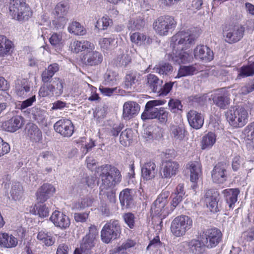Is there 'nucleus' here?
I'll list each match as a JSON object with an SVG mask.
<instances>
[{
	"label": "nucleus",
	"instance_id": "obj_44",
	"mask_svg": "<svg viewBox=\"0 0 254 254\" xmlns=\"http://www.w3.org/2000/svg\"><path fill=\"white\" fill-rule=\"evenodd\" d=\"M68 31L74 35H84L86 30L81 24L77 21H72L69 24L67 28Z\"/></svg>",
	"mask_w": 254,
	"mask_h": 254
},
{
	"label": "nucleus",
	"instance_id": "obj_43",
	"mask_svg": "<svg viewBox=\"0 0 254 254\" xmlns=\"http://www.w3.org/2000/svg\"><path fill=\"white\" fill-rule=\"evenodd\" d=\"M10 193L12 199L15 201L20 200L22 198L23 188L19 182H14L12 184Z\"/></svg>",
	"mask_w": 254,
	"mask_h": 254
},
{
	"label": "nucleus",
	"instance_id": "obj_31",
	"mask_svg": "<svg viewBox=\"0 0 254 254\" xmlns=\"http://www.w3.org/2000/svg\"><path fill=\"white\" fill-rule=\"evenodd\" d=\"M189 251L192 254H206V246L201 240L192 239L188 243Z\"/></svg>",
	"mask_w": 254,
	"mask_h": 254
},
{
	"label": "nucleus",
	"instance_id": "obj_36",
	"mask_svg": "<svg viewBox=\"0 0 254 254\" xmlns=\"http://www.w3.org/2000/svg\"><path fill=\"white\" fill-rule=\"evenodd\" d=\"M17 240L12 235L6 233H0V245L5 248H13L17 246Z\"/></svg>",
	"mask_w": 254,
	"mask_h": 254
},
{
	"label": "nucleus",
	"instance_id": "obj_23",
	"mask_svg": "<svg viewBox=\"0 0 254 254\" xmlns=\"http://www.w3.org/2000/svg\"><path fill=\"white\" fill-rule=\"evenodd\" d=\"M187 118L190 126L196 129L200 128L203 125V116L196 111H190L187 114Z\"/></svg>",
	"mask_w": 254,
	"mask_h": 254
},
{
	"label": "nucleus",
	"instance_id": "obj_8",
	"mask_svg": "<svg viewBox=\"0 0 254 254\" xmlns=\"http://www.w3.org/2000/svg\"><path fill=\"white\" fill-rule=\"evenodd\" d=\"M169 195L168 191L162 192L154 201L151 207V214L153 216H158L163 219L171 212V209L169 210L166 207Z\"/></svg>",
	"mask_w": 254,
	"mask_h": 254
},
{
	"label": "nucleus",
	"instance_id": "obj_17",
	"mask_svg": "<svg viewBox=\"0 0 254 254\" xmlns=\"http://www.w3.org/2000/svg\"><path fill=\"white\" fill-rule=\"evenodd\" d=\"M50 219L56 227H59L62 229L68 228L70 224L68 217L59 211H54L51 215Z\"/></svg>",
	"mask_w": 254,
	"mask_h": 254
},
{
	"label": "nucleus",
	"instance_id": "obj_13",
	"mask_svg": "<svg viewBox=\"0 0 254 254\" xmlns=\"http://www.w3.org/2000/svg\"><path fill=\"white\" fill-rule=\"evenodd\" d=\"M55 130L64 137H70L74 132V126L70 120L63 118L54 125Z\"/></svg>",
	"mask_w": 254,
	"mask_h": 254
},
{
	"label": "nucleus",
	"instance_id": "obj_38",
	"mask_svg": "<svg viewBox=\"0 0 254 254\" xmlns=\"http://www.w3.org/2000/svg\"><path fill=\"white\" fill-rule=\"evenodd\" d=\"M59 70V65L57 63L50 64L42 73V81L47 83L50 81L55 73Z\"/></svg>",
	"mask_w": 254,
	"mask_h": 254
},
{
	"label": "nucleus",
	"instance_id": "obj_9",
	"mask_svg": "<svg viewBox=\"0 0 254 254\" xmlns=\"http://www.w3.org/2000/svg\"><path fill=\"white\" fill-rule=\"evenodd\" d=\"M227 119L233 127H242L248 122L249 114L244 108L234 109L227 113Z\"/></svg>",
	"mask_w": 254,
	"mask_h": 254
},
{
	"label": "nucleus",
	"instance_id": "obj_47",
	"mask_svg": "<svg viewBox=\"0 0 254 254\" xmlns=\"http://www.w3.org/2000/svg\"><path fill=\"white\" fill-rule=\"evenodd\" d=\"M153 71L160 75H168L173 71V66L169 63H164L156 65Z\"/></svg>",
	"mask_w": 254,
	"mask_h": 254
},
{
	"label": "nucleus",
	"instance_id": "obj_53",
	"mask_svg": "<svg viewBox=\"0 0 254 254\" xmlns=\"http://www.w3.org/2000/svg\"><path fill=\"white\" fill-rule=\"evenodd\" d=\"M133 131L131 129L127 128L122 131L120 136V142L125 146H128L132 139Z\"/></svg>",
	"mask_w": 254,
	"mask_h": 254
},
{
	"label": "nucleus",
	"instance_id": "obj_63",
	"mask_svg": "<svg viewBox=\"0 0 254 254\" xmlns=\"http://www.w3.org/2000/svg\"><path fill=\"white\" fill-rule=\"evenodd\" d=\"M254 91V80H251L242 86L239 93L243 95H246Z\"/></svg>",
	"mask_w": 254,
	"mask_h": 254
},
{
	"label": "nucleus",
	"instance_id": "obj_16",
	"mask_svg": "<svg viewBox=\"0 0 254 254\" xmlns=\"http://www.w3.org/2000/svg\"><path fill=\"white\" fill-rule=\"evenodd\" d=\"M102 54L98 51L89 50L83 56L82 60L84 64L89 66H96L103 61Z\"/></svg>",
	"mask_w": 254,
	"mask_h": 254
},
{
	"label": "nucleus",
	"instance_id": "obj_3",
	"mask_svg": "<svg viewBox=\"0 0 254 254\" xmlns=\"http://www.w3.org/2000/svg\"><path fill=\"white\" fill-rule=\"evenodd\" d=\"M99 169L101 171L99 175V180L101 182L100 189L101 191L113 189L121 182L122 175L117 168L106 165L102 166Z\"/></svg>",
	"mask_w": 254,
	"mask_h": 254
},
{
	"label": "nucleus",
	"instance_id": "obj_14",
	"mask_svg": "<svg viewBox=\"0 0 254 254\" xmlns=\"http://www.w3.org/2000/svg\"><path fill=\"white\" fill-rule=\"evenodd\" d=\"M228 166L225 163H219L214 167L211 172V177L213 182L223 184L227 179V169Z\"/></svg>",
	"mask_w": 254,
	"mask_h": 254
},
{
	"label": "nucleus",
	"instance_id": "obj_49",
	"mask_svg": "<svg viewBox=\"0 0 254 254\" xmlns=\"http://www.w3.org/2000/svg\"><path fill=\"white\" fill-rule=\"evenodd\" d=\"M185 129L182 126L172 125L171 126V135L175 139L183 140L185 136Z\"/></svg>",
	"mask_w": 254,
	"mask_h": 254
},
{
	"label": "nucleus",
	"instance_id": "obj_29",
	"mask_svg": "<svg viewBox=\"0 0 254 254\" xmlns=\"http://www.w3.org/2000/svg\"><path fill=\"white\" fill-rule=\"evenodd\" d=\"M36 238L40 244L46 247L52 246L55 242V238L46 230L39 231L37 233Z\"/></svg>",
	"mask_w": 254,
	"mask_h": 254
},
{
	"label": "nucleus",
	"instance_id": "obj_19",
	"mask_svg": "<svg viewBox=\"0 0 254 254\" xmlns=\"http://www.w3.org/2000/svg\"><path fill=\"white\" fill-rule=\"evenodd\" d=\"M54 186L48 183L44 184L36 192L37 200L40 203H44L55 192Z\"/></svg>",
	"mask_w": 254,
	"mask_h": 254
},
{
	"label": "nucleus",
	"instance_id": "obj_18",
	"mask_svg": "<svg viewBox=\"0 0 254 254\" xmlns=\"http://www.w3.org/2000/svg\"><path fill=\"white\" fill-rule=\"evenodd\" d=\"M194 58L204 62H209L213 59V51L207 46L198 45L194 49Z\"/></svg>",
	"mask_w": 254,
	"mask_h": 254
},
{
	"label": "nucleus",
	"instance_id": "obj_45",
	"mask_svg": "<svg viewBox=\"0 0 254 254\" xmlns=\"http://www.w3.org/2000/svg\"><path fill=\"white\" fill-rule=\"evenodd\" d=\"M197 71L198 70L196 67L193 65L189 66H181L178 70V74L175 77V78L192 75L197 73Z\"/></svg>",
	"mask_w": 254,
	"mask_h": 254
},
{
	"label": "nucleus",
	"instance_id": "obj_20",
	"mask_svg": "<svg viewBox=\"0 0 254 254\" xmlns=\"http://www.w3.org/2000/svg\"><path fill=\"white\" fill-rule=\"evenodd\" d=\"M179 167L180 165L178 162L171 160L166 161L162 168V177L169 179L175 176L178 172Z\"/></svg>",
	"mask_w": 254,
	"mask_h": 254
},
{
	"label": "nucleus",
	"instance_id": "obj_34",
	"mask_svg": "<svg viewBox=\"0 0 254 254\" xmlns=\"http://www.w3.org/2000/svg\"><path fill=\"white\" fill-rule=\"evenodd\" d=\"M27 128L28 136L33 142H39L42 139V133L37 126L30 124Z\"/></svg>",
	"mask_w": 254,
	"mask_h": 254
},
{
	"label": "nucleus",
	"instance_id": "obj_5",
	"mask_svg": "<svg viewBox=\"0 0 254 254\" xmlns=\"http://www.w3.org/2000/svg\"><path fill=\"white\" fill-rule=\"evenodd\" d=\"M177 23V21L172 16H161L155 20L153 23V28L156 34L161 36H165L174 30Z\"/></svg>",
	"mask_w": 254,
	"mask_h": 254
},
{
	"label": "nucleus",
	"instance_id": "obj_46",
	"mask_svg": "<svg viewBox=\"0 0 254 254\" xmlns=\"http://www.w3.org/2000/svg\"><path fill=\"white\" fill-rule=\"evenodd\" d=\"M216 141V135L212 132H209L202 137L201 140V148L205 149L211 147Z\"/></svg>",
	"mask_w": 254,
	"mask_h": 254
},
{
	"label": "nucleus",
	"instance_id": "obj_7",
	"mask_svg": "<svg viewBox=\"0 0 254 254\" xmlns=\"http://www.w3.org/2000/svg\"><path fill=\"white\" fill-rule=\"evenodd\" d=\"M121 228L119 221L111 220L107 222L101 231V238L103 242L109 244L119 237Z\"/></svg>",
	"mask_w": 254,
	"mask_h": 254
},
{
	"label": "nucleus",
	"instance_id": "obj_33",
	"mask_svg": "<svg viewBox=\"0 0 254 254\" xmlns=\"http://www.w3.org/2000/svg\"><path fill=\"white\" fill-rule=\"evenodd\" d=\"M187 168L190 171V179L192 182H195L201 175V165L198 161L190 162Z\"/></svg>",
	"mask_w": 254,
	"mask_h": 254
},
{
	"label": "nucleus",
	"instance_id": "obj_54",
	"mask_svg": "<svg viewBox=\"0 0 254 254\" xmlns=\"http://www.w3.org/2000/svg\"><path fill=\"white\" fill-rule=\"evenodd\" d=\"M93 202L92 199L89 197H85L79 200L72 204V209L74 210H81L85 208V207H89L91 205Z\"/></svg>",
	"mask_w": 254,
	"mask_h": 254
},
{
	"label": "nucleus",
	"instance_id": "obj_50",
	"mask_svg": "<svg viewBox=\"0 0 254 254\" xmlns=\"http://www.w3.org/2000/svg\"><path fill=\"white\" fill-rule=\"evenodd\" d=\"M30 85L27 81H23L21 85L16 86V92L17 95L23 98L30 95Z\"/></svg>",
	"mask_w": 254,
	"mask_h": 254
},
{
	"label": "nucleus",
	"instance_id": "obj_22",
	"mask_svg": "<svg viewBox=\"0 0 254 254\" xmlns=\"http://www.w3.org/2000/svg\"><path fill=\"white\" fill-rule=\"evenodd\" d=\"M95 235L90 233L83 238L80 248L83 254H95Z\"/></svg>",
	"mask_w": 254,
	"mask_h": 254
},
{
	"label": "nucleus",
	"instance_id": "obj_26",
	"mask_svg": "<svg viewBox=\"0 0 254 254\" xmlns=\"http://www.w3.org/2000/svg\"><path fill=\"white\" fill-rule=\"evenodd\" d=\"M162 80L154 74H149L145 79V84L148 89L152 92L157 93L161 90Z\"/></svg>",
	"mask_w": 254,
	"mask_h": 254
},
{
	"label": "nucleus",
	"instance_id": "obj_1",
	"mask_svg": "<svg viewBox=\"0 0 254 254\" xmlns=\"http://www.w3.org/2000/svg\"><path fill=\"white\" fill-rule=\"evenodd\" d=\"M196 38L195 34L189 30L181 31L174 35L171 40L172 60L179 64L190 62L193 59L192 56L184 50L193 44Z\"/></svg>",
	"mask_w": 254,
	"mask_h": 254
},
{
	"label": "nucleus",
	"instance_id": "obj_24",
	"mask_svg": "<svg viewBox=\"0 0 254 254\" xmlns=\"http://www.w3.org/2000/svg\"><path fill=\"white\" fill-rule=\"evenodd\" d=\"M224 199L229 209H233L235 203L238 200V195L240 193L238 189H227L222 191Z\"/></svg>",
	"mask_w": 254,
	"mask_h": 254
},
{
	"label": "nucleus",
	"instance_id": "obj_15",
	"mask_svg": "<svg viewBox=\"0 0 254 254\" xmlns=\"http://www.w3.org/2000/svg\"><path fill=\"white\" fill-rule=\"evenodd\" d=\"M204 197L207 207L211 212L215 213L219 211V193L217 190L213 189L208 190Z\"/></svg>",
	"mask_w": 254,
	"mask_h": 254
},
{
	"label": "nucleus",
	"instance_id": "obj_12",
	"mask_svg": "<svg viewBox=\"0 0 254 254\" xmlns=\"http://www.w3.org/2000/svg\"><path fill=\"white\" fill-rule=\"evenodd\" d=\"M222 234L217 228L209 229L205 231L201 236L202 242L207 248L216 247L222 239Z\"/></svg>",
	"mask_w": 254,
	"mask_h": 254
},
{
	"label": "nucleus",
	"instance_id": "obj_25",
	"mask_svg": "<svg viewBox=\"0 0 254 254\" xmlns=\"http://www.w3.org/2000/svg\"><path fill=\"white\" fill-rule=\"evenodd\" d=\"M156 166L152 161H148L141 167V176L144 180H150L153 179L157 174Z\"/></svg>",
	"mask_w": 254,
	"mask_h": 254
},
{
	"label": "nucleus",
	"instance_id": "obj_30",
	"mask_svg": "<svg viewBox=\"0 0 254 254\" xmlns=\"http://www.w3.org/2000/svg\"><path fill=\"white\" fill-rule=\"evenodd\" d=\"M183 184H180L176 188V191L172 194V200L171 203V211H173L177 206L185 197Z\"/></svg>",
	"mask_w": 254,
	"mask_h": 254
},
{
	"label": "nucleus",
	"instance_id": "obj_57",
	"mask_svg": "<svg viewBox=\"0 0 254 254\" xmlns=\"http://www.w3.org/2000/svg\"><path fill=\"white\" fill-rule=\"evenodd\" d=\"M162 246L163 243L161 242L159 237L157 236L150 241L146 249L148 251H157Z\"/></svg>",
	"mask_w": 254,
	"mask_h": 254
},
{
	"label": "nucleus",
	"instance_id": "obj_37",
	"mask_svg": "<svg viewBox=\"0 0 254 254\" xmlns=\"http://www.w3.org/2000/svg\"><path fill=\"white\" fill-rule=\"evenodd\" d=\"M54 96H59L63 93L64 81L57 77L48 83Z\"/></svg>",
	"mask_w": 254,
	"mask_h": 254
},
{
	"label": "nucleus",
	"instance_id": "obj_41",
	"mask_svg": "<svg viewBox=\"0 0 254 254\" xmlns=\"http://www.w3.org/2000/svg\"><path fill=\"white\" fill-rule=\"evenodd\" d=\"M12 47L11 41L3 35H0V56L4 57L9 54Z\"/></svg>",
	"mask_w": 254,
	"mask_h": 254
},
{
	"label": "nucleus",
	"instance_id": "obj_61",
	"mask_svg": "<svg viewBox=\"0 0 254 254\" xmlns=\"http://www.w3.org/2000/svg\"><path fill=\"white\" fill-rule=\"evenodd\" d=\"M144 34L139 32L133 33L130 35V40L132 43L136 45H142Z\"/></svg>",
	"mask_w": 254,
	"mask_h": 254
},
{
	"label": "nucleus",
	"instance_id": "obj_64",
	"mask_svg": "<svg viewBox=\"0 0 254 254\" xmlns=\"http://www.w3.org/2000/svg\"><path fill=\"white\" fill-rule=\"evenodd\" d=\"M123 218L126 224L131 229L133 228L135 224V217L132 213L128 212L124 214Z\"/></svg>",
	"mask_w": 254,
	"mask_h": 254
},
{
	"label": "nucleus",
	"instance_id": "obj_28",
	"mask_svg": "<svg viewBox=\"0 0 254 254\" xmlns=\"http://www.w3.org/2000/svg\"><path fill=\"white\" fill-rule=\"evenodd\" d=\"M71 50L76 53L79 52L89 50H94L95 46L94 44L90 41L82 40L81 41H74L71 44Z\"/></svg>",
	"mask_w": 254,
	"mask_h": 254
},
{
	"label": "nucleus",
	"instance_id": "obj_10",
	"mask_svg": "<svg viewBox=\"0 0 254 254\" xmlns=\"http://www.w3.org/2000/svg\"><path fill=\"white\" fill-rule=\"evenodd\" d=\"M54 10L55 18L53 24L57 30L63 29L68 20L67 14L69 5L66 2L61 1L56 5Z\"/></svg>",
	"mask_w": 254,
	"mask_h": 254
},
{
	"label": "nucleus",
	"instance_id": "obj_39",
	"mask_svg": "<svg viewBox=\"0 0 254 254\" xmlns=\"http://www.w3.org/2000/svg\"><path fill=\"white\" fill-rule=\"evenodd\" d=\"M214 103L222 109L228 108L230 104V98L227 92L218 94L213 98Z\"/></svg>",
	"mask_w": 254,
	"mask_h": 254
},
{
	"label": "nucleus",
	"instance_id": "obj_27",
	"mask_svg": "<svg viewBox=\"0 0 254 254\" xmlns=\"http://www.w3.org/2000/svg\"><path fill=\"white\" fill-rule=\"evenodd\" d=\"M23 124V118L21 116H16L5 122L3 126L7 131L14 132L21 128Z\"/></svg>",
	"mask_w": 254,
	"mask_h": 254
},
{
	"label": "nucleus",
	"instance_id": "obj_2",
	"mask_svg": "<svg viewBox=\"0 0 254 254\" xmlns=\"http://www.w3.org/2000/svg\"><path fill=\"white\" fill-rule=\"evenodd\" d=\"M165 101L154 100L148 101L144 112L141 115L143 120L156 119L160 123L166 124L168 121L169 113L164 108L158 107L163 105Z\"/></svg>",
	"mask_w": 254,
	"mask_h": 254
},
{
	"label": "nucleus",
	"instance_id": "obj_48",
	"mask_svg": "<svg viewBox=\"0 0 254 254\" xmlns=\"http://www.w3.org/2000/svg\"><path fill=\"white\" fill-rule=\"evenodd\" d=\"M245 131L248 134L247 138L248 141L247 142V146L250 150L254 149V121L250 124L245 128Z\"/></svg>",
	"mask_w": 254,
	"mask_h": 254
},
{
	"label": "nucleus",
	"instance_id": "obj_51",
	"mask_svg": "<svg viewBox=\"0 0 254 254\" xmlns=\"http://www.w3.org/2000/svg\"><path fill=\"white\" fill-rule=\"evenodd\" d=\"M99 42L101 48L103 50H108L111 49L112 46L115 45V43H117L116 38L113 35L109 38H101Z\"/></svg>",
	"mask_w": 254,
	"mask_h": 254
},
{
	"label": "nucleus",
	"instance_id": "obj_32",
	"mask_svg": "<svg viewBox=\"0 0 254 254\" xmlns=\"http://www.w3.org/2000/svg\"><path fill=\"white\" fill-rule=\"evenodd\" d=\"M119 200L122 206L129 207L133 202L132 190L128 189L123 190L120 193Z\"/></svg>",
	"mask_w": 254,
	"mask_h": 254
},
{
	"label": "nucleus",
	"instance_id": "obj_6",
	"mask_svg": "<svg viewBox=\"0 0 254 254\" xmlns=\"http://www.w3.org/2000/svg\"><path fill=\"white\" fill-rule=\"evenodd\" d=\"M192 220L186 215H180L176 217L171 224V231L176 237L184 236L192 226Z\"/></svg>",
	"mask_w": 254,
	"mask_h": 254
},
{
	"label": "nucleus",
	"instance_id": "obj_59",
	"mask_svg": "<svg viewBox=\"0 0 254 254\" xmlns=\"http://www.w3.org/2000/svg\"><path fill=\"white\" fill-rule=\"evenodd\" d=\"M168 106L171 111L173 113H176L179 110H182L183 106L180 100L177 99H170Z\"/></svg>",
	"mask_w": 254,
	"mask_h": 254
},
{
	"label": "nucleus",
	"instance_id": "obj_62",
	"mask_svg": "<svg viewBox=\"0 0 254 254\" xmlns=\"http://www.w3.org/2000/svg\"><path fill=\"white\" fill-rule=\"evenodd\" d=\"M254 91V80H251L242 86L239 93L243 95H246Z\"/></svg>",
	"mask_w": 254,
	"mask_h": 254
},
{
	"label": "nucleus",
	"instance_id": "obj_56",
	"mask_svg": "<svg viewBox=\"0 0 254 254\" xmlns=\"http://www.w3.org/2000/svg\"><path fill=\"white\" fill-rule=\"evenodd\" d=\"M44 83L39 89V95L42 97L51 98L54 96L52 92L50 86L48 82Z\"/></svg>",
	"mask_w": 254,
	"mask_h": 254
},
{
	"label": "nucleus",
	"instance_id": "obj_40",
	"mask_svg": "<svg viewBox=\"0 0 254 254\" xmlns=\"http://www.w3.org/2000/svg\"><path fill=\"white\" fill-rule=\"evenodd\" d=\"M119 79L118 73L112 70L108 69L104 75L103 83L107 86L116 85Z\"/></svg>",
	"mask_w": 254,
	"mask_h": 254
},
{
	"label": "nucleus",
	"instance_id": "obj_35",
	"mask_svg": "<svg viewBox=\"0 0 254 254\" xmlns=\"http://www.w3.org/2000/svg\"><path fill=\"white\" fill-rule=\"evenodd\" d=\"M145 25L144 18L141 15H135L130 18L127 27L131 31L140 30Z\"/></svg>",
	"mask_w": 254,
	"mask_h": 254
},
{
	"label": "nucleus",
	"instance_id": "obj_11",
	"mask_svg": "<svg viewBox=\"0 0 254 254\" xmlns=\"http://www.w3.org/2000/svg\"><path fill=\"white\" fill-rule=\"evenodd\" d=\"M245 29L241 25L225 26L223 29L225 41L229 44L239 41L243 37Z\"/></svg>",
	"mask_w": 254,
	"mask_h": 254
},
{
	"label": "nucleus",
	"instance_id": "obj_58",
	"mask_svg": "<svg viewBox=\"0 0 254 254\" xmlns=\"http://www.w3.org/2000/svg\"><path fill=\"white\" fill-rule=\"evenodd\" d=\"M62 41V34L61 33H53L49 38L50 44L55 47H60Z\"/></svg>",
	"mask_w": 254,
	"mask_h": 254
},
{
	"label": "nucleus",
	"instance_id": "obj_60",
	"mask_svg": "<svg viewBox=\"0 0 254 254\" xmlns=\"http://www.w3.org/2000/svg\"><path fill=\"white\" fill-rule=\"evenodd\" d=\"M175 83V82L170 81L165 83L163 86L161 85V90L157 92V94L159 96H166L172 90Z\"/></svg>",
	"mask_w": 254,
	"mask_h": 254
},
{
	"label": "nucleus",
	"instance_id": "obj_42",
	"mask_svg": "<svg viewBox=\"0 0 254 254\" xmlns=\"http://www.w3.org/2000/svg\"><path fill=\"white\" fill-rule=\"evenodd\" d=\"M238 78H244L254 75V62L238 69Z\"/></svg>",
	"mask_w": 254,
	"mask_h": 254
},
{
	"label": "nucleus",
	"instance_id": "obj_21",
	"mask_svg": "<svg viewBox=\"0 0 254 254\" xmlns=\"http://www.w3.org/2000/svg\"><path fill=\"white\" fill-rule=\"evenodd\" d=\"M140 110L139 105L134 101L125 102L123 106V117L125 120H129L136 115Z\"/></svg>",
	"mask_w": 254,
	"mask_h": 254
},
{
	"label": "nucleus",
	"instance_id": "obj_52",
	"mask_svg": "<svg viewBox=\"0 0 254 254\" xmlns=\"http://www.w3.org/2000/svg\"><path fill=\"white\" fill-rule=\"evenodd\" d=\"M138 81V76L135 72H129L126 74L124 80V88L126 89H131Z\"/></svg>",
	"mask_w": 254,
	"mask_h": 254
},
{
	"label": "nucleus",
	"instance_id": "obj_55",
	"mask_svg": "<svg viewBox=\"0 0 254 254\" xmlns=\"http://www.w3.org/2000/svg\"><path fill=\"white\" fill-rule=\"evenodd\" d=\"M35 214H38L41 218L49 216V209L46 204H35L32 210Z\"/></svg>",
	"mask_w": 254,
	"mask_h": 254
},
{
	"label": "nucleus",
	"instance_id": "obj_4",
	"mask_svg": "<svg viewBox=\"0 0 254 254\" xmlns=\"http://www.w3.org/2000/svg\"><path fill=\"white\" fill-rule=\"evenodd\" d=\"M9 9L12 18L20 22L28 20L33 15L32 10L25 0H12Z\"/></svg>",
	"mask_w": 254,
	"mask_h": 254
}]
</instances>
